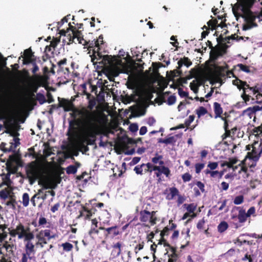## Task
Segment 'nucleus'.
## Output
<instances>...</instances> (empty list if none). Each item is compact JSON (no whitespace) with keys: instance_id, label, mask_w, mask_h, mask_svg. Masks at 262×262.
Listing matches in <instances>:
<instances>
[{"instance_id":"obj_63","label":"nucleus","mask_w":262,"mask_h":262,"mask_svg":"<svg viewBox=\"0 0 262 262\" xmlns=\"http://www.w3.org/2000/svg\"><path fill=\"white\" fill-rule=\"evenodd\" d=\"M103 38L101 36H99V38L95 42V45L97 47H98L100 44H102L103 42L102 40Z\"/></svg>"},{"instance_id":"obj_35","label":"nucleus","mask_w":262,"mask_h":262,"mask_svg":"<svg viewBox=\"0 0 262 262\" xmlns=\"http://www.w3.org/2000/svg\"><path fill=\"white\" fill-rule=\"evenodd\" d=\"M63 249L66 251H70L73 248V246L69 243H65L62 244Z\"/></svg>"},{"instance_id":"obj_59","label":"nucleus","mask_w":262,"mask_h":262,"mask_svg":"<svg viewBox=\"0 0 262 262\" xmlns=\"http://www.w3.org/2000/svg\"><path fill=\"white\" fill-rule=\"evenodd\" d=\"M221 187L223 190H227L229 188V184L225 182H223L221 183Z\"/></svg>"},{"instance_id":"obj_30","label":"nucleus","mask_w":262,"mask_h":262,"mask_svg":"<svg viewBox=\"0 0 262 262\" xmlns=\"http://www.w3.org/2000/svg\"><path fill=\"white\" fill-rule=\"evenodd\" d=\"M207 113V110L203 106L200 107L196 110V114L199 118L204 116Z\"/></svg>"},{"instance_id":"obj_43","label":"nucleus","mask_w":262,"mask_h":262,"mask_svg":"<svg viewBox=\"0 0 262 262\" xmlns=\"http://www.w3.org/2000/svg\"><path fill=\"white\" fill-rule=\"evenodd\" d=\"M32 55V54L31 50L27 49V50H25L24 55H25V58L27 60H30L31 59Z\"/></svg>"},{"instance_id":"obj_52","label":"nucleus","mask_w":262,"mask_h":262,"mask_svg":"<svg viewBox=\"0 0 262 262\" xmlns=\"http://www.w3.org/2000/svg\"><path fill=\"white\" fill-rule=\"evenodd\" d=\"M155 122L156 120L152 117L149 118L147 120V124H148L149 126L154 125Z\"/></svg>"},{"instance_id":"obj_47","label":"nucleus","mask_w":262,"mask_h":262,"mask_svg":"<svg viewBox=\"0 0 262 262\" xmlns=\"http://www.w3.org/2000/svg\"><path fill=\"white\" fill-rule=\"evenodd\" d=\"M96 227H93V226L91 227V228L89 232V234L91 236H93V235L95 234H98L99 231L97 229H96Z\"/></svg>"},{"instance_id":"obj_41","label":"nucleus","mask_w":262,"mask_h":262,"mask_svg":"<svg viewBox=\"0 0 262 262\" xmlns=\"http://www.w3.org/2000/svg\"><path fill=\"white\" fill-rule=\"evenodd\" d=\"M218 163L217 162H209L207 167L209 168L211 170L213 171V170L215 169L218 167Z\"/></svg>"},{"instance_id":"obj_21","label":"nucleus","mask_w":262,"mask_h":262,"mask_svg":"<svg viewBox=\"0 0 262 262\" xmlns=\"http://www.w3.org/2000/svg\"><path fill=\"white\" fill-rule=\"evenodd\" d=\"M105 231L107 232V234H110L112 236H115L119 234V231L117 226H114L105 229Z\"/></svg>"},{"instance_id":"obj_33","label":"nucleus","mask_w":262,"mask_h":262,"mask_svg":"<svg viewBox=\"0 0 262 262\" xmlns=\"http://www.w3.org/2000/svg\"><path fill=\"white\" fill-rule=\"evenodd\" d=\"M244 202V196L242 195L236 196L234 200L233 203L235 205H240Z\"/></svg>"},{"instance_id":"obj_16","label":"nucleus","mask_w":262,"mask_h":262,"mask_svg":"<svg viewBox=\"0 0 262 262\" xmlns=\"http://www.w3.org/2000/svg\"><path fill=\"white\" fill-rule=\"evenodd\" d=\"M0 197L1 199L6 200L9 199L11 201L12 200V192L10 188H7L0 191Z\"/></svg>"},{"instance_id":"obj_4","label":"nucleus","mask_w":262,"mask_h":262,"mask_svg":"<svg viewBox=\"0 0 262 262\" xmlns=\"http://www.w3.org/2000/svg\"><path fill=\"white\" fill-rule=\"evenodd\" d=\"M107 63L109 64V73L113 77H116L120 73L123 72L124 67L121 59L115 57L107 56L106 57Z\"/></svg>"},{"instance_id":"obj_15","label":"nucleus","mask_w":262,"mask_h":262,"mask_svg":"<svg viewBox=\"0 0 262 262\" xmlns=\"http://www.w3.org/2000/svg\"><path fill=\"white\" fill-rule=\"evenodd\" d=\"M31 240L25 241V253L24 254L32 256L33 257L35 253L34 245L31 242Z\"/></svg>"},{"instance_id":"obj_56","label":"nucleus","mask_w":262,"mask_h":262,"mask_svg":"<svg viewBox=\"0 0 262 262\" xmlns=\"http://www.w3.org/2000/svg\"><path fill=\"white\" fill-rule=\"evenodd\" d=\"M47 223V220L45 217H40L38 221L39 225L43 226Z\"/></svg>"},{"instance_id":"obj_28","label":"nucleus","mask_w":262,"mask_h":262,"mask_svg":"<svg viewBox=\"0 0 262 262\" xmlns=\"http://www.w3.org/2000/svg\"><path fill=\"white\" fill-rule=\"evenodd\" d=\"M152 162L154 164H158L160 165H163L164 164V162L162 160V157L158 155H157L156 157L152 159Z\"/></svg>"},{"instance_id":"obj_61","label":"nucleus","mask_w":262,"mask_h":262,"mask_svg":"<svg viewBox=\"0 0 262 262\" xmlns=\"http://www.w3.org/2000/svg\"><path fill=\"white\" fill-rule=\"evenodd\" d=\"M140 160V157H134L133 158L132 160V164H136L137 163H138Z\"/></svg>"},{"instance_id":"obj_18","label":"nucleus","mask_w":262,"mask_h":262,"mask_svg":"<svg viewBox=\"0 0 262 262\" xmlns=\"http://www.w3.org/2000/svg\"><path fill=\"white\" fill-rule=\"evenodd\" d=\"M19 139L16 137H14L13 142L10 143L11 145L9 148H5L4 150L6 151H12L14 152L16 147L19 144Z\"/></svg>"},{"instance_id":"obj_1","label":"nucleus","mask_w":262,"mask_h":262,"mask_svg":"<svg viewBox=\"0 0 262 262\" xmlns=\"http://www.w3.org/2000/svg\"><path fill=\"white\" fill-rule=\"evenodd\" d=\"M74 100V98L71 100L62 98L59 100V104L64 111L72 112L71 115L75 119V124L79 134L76 144L80 147L84 146L90 138L94 137L95 134L94 122L96 120V117L94 113L84 107L81 109L75 108Z\"/></svg>"},{"instance_id":"obj_48","label":"nucleus","mask_w":262,"mask_h":262,"mask_svg":"<svg viewBox=\"0 0 262 262\" xmlns=\"http://www.w3.org/2000/svg\"><path fill=\"white\" fill-rule=\"evenodd\" d=\"M129 129L132 132H136L138 130V126L136 123L131 124L129 126Z\"/></svg>"},{"instance_id":"obj_31","label":"nucleus","mask_w":262,"mask_h":262,"mask_svg":"<svg viewBox=\"0 0 262 262\" xmlns=\"http://www.w3.org/2000/svg\"><path fill=\"white\" fill-rule=\"evenodd\" d=\"M23 204L25 207H27L29 203V196L27 193H25L23 195Z\"/></svg>"},{"instance_id":"obj_54","label":"nucleus","mask_w":262,"mask_h":262,"mask_svg":"<svg viewBox=\"0 0 262 262\" xmlns=\"http://www.w3.org/2000/svg\"><path fill=\"white\" fill-rule=\"evenodd\" d=\"M48 193L47 191H43V192L40 195H38V199H41L43 200H45L47 199Z\"/></svg>"},{"instance_id":"obj_34","label":"nucleus","mask_w":262,"mask_h":262,"mask_svg":"<svg viewBox=\"0 0 262 262\" xmlns=\"http://www.w3.org/2000/svg\"><path fill=\"white\" fill-rule=\"evenodd\" d=\"M223 176V172H220L217 170H213L211 172L210 177L221 178Z\"/></svg>"},{"instance_id":"obj_32","label":"nucleus","mask_w":262,"mask_h":262,"mask_svg":"<svg viewBox=\"0 0 262 262\" xmlns=\"http://www.w3.org/2000/svg\"><path fill=\"white\" fill-rule=\"evenodd\" d=\"M77 168L74 165H70L67 168V173L68 174H74L77 172Z\"/></svg>"},{"instance_id":"obj_29","label":"nucleus","mask_w":262,"mask_h":262,"mask_svg":"<svg viewBox=\"0 0 262 262\" xmlns=\"http://www.w3.org/2000/svg\"><path fill=\"white\" fill-rule=\"evenodd\" d=\"M228 224L226 222H222L217 227L218 231L220 232H223L228 228Z\"/></svg>"},{"instance_id":"obj_14","label":"nucleus","mask_w":262,"mask_h":262,"mask_svg":"<svg viewBox=\"0 0 262 262\" xmlns=\"http://www.w3.org/2000/svg\"><path fill=\"white\" fill-rule=\"evenodd\" d=\"M6 130L5 133L9 134L13 137H16L19 135L18 133V126L13 123H9L6 125Z\"/></svg>"},{"instance_id":"obj_9","label":"nucleus","mask_w":262,"mask_h":262,"mask_svg":"<svg viewBox=\"0 0 262 262\" xmlns=\"http://www.w3.org/2000/svg\"><path fill=\"white\" fill-rule=\"evenodd\" d=\"M27 175L30 181H34L41 177V169L37 166L31 165L27 169Z\"/></svg>"},{"instance_id":"obj_40","label":"nucleus","mask_w":262,"mask_h":262,"mask_svg":"<svg viewBox=\"0 0 262 262\" xmlns=\"http://www.w3.org/2000/svg\"><path fill=\"white\" fill-rule=\"evenodd\" d=\"M237 67L239 68V69L245 72L246 73H249L250 72V70L249 69V67L247 66L244 65L242 63L238 64Z\"/></svg>"},{"instance_id":"obj_37","label":"nucleus","mask_w":262,"mask_h":262,"mask_svg":"<svg viewBox=\"0 0 262 262\" xmlns=\"http://www.w3.org/2000/svg\"><path fill=\"white\" fill-rule=\"evenodd\" d=\"M246 215H247L248 217H250L251 216H256L255 214V208L254 207H250L247 212H246Z\"/></svg>"},{"instance_id":"obj_22","label":"nucleus","mask_w":262,"mask_h":262,"mask_svg":"<svg viewBox=\"0 0 262 262\" xmlns=\"http://www.w3.org/2000/svg\"><path fill=\"white\" fill-rule=\"evenodd\" d=\"M153 170L154 171H156L157 170H159L161 171L162 174V173L164 174L166 177H168L170 173L169 169L167 167H165L162 165L158 166V167H154L153 168Z\"/></svg>"},{"instance_id":"obj_58","label":"nucleus","mask_w":262,"mask_h":262,"mask_svg":"<svg viewBox=\"0 0 262 262\" xmlns=\"http://www.w3.org/2000/svg\"><path fill=\"white\" fill-rule=\"evenodd\" d=\"M60 206L59 203H57L55 204L53 207H52L51 210L52 212H55L58 210L59 207Z\"/></svg>"},{"instance_id":"obj_12","label":"nucleus","mask_w":262,"mask_h":262,"mask_svg":"<svg viewBox=\"0 0 262 262\" xmlns=\"http://www.w3.org/2000/svg\"><path fill=\"white\" fill-rule=\"evenodd\" d=\"M38 184L42 186V188L38 190V194H41L46 189L55 188L56 187L54 182L48 179H40Z\"/></svg>"},{"instance_id":"obj_42","label":"nucleus","mask_w":262,"mask_h":262,"mask_svg":"<svg viewBox=\"0 0 262 262\" xmlns=\"http://www.w3.org/2000/svg\"><path fill=\"white\" fill-rule=\"evenodd\" d=\"M121 246H122L121 243H120V242H118L113 245V248L114 249H116V250L119 249V251H117V254H120V253L121 252Z\"/></svg>"},{"instance_id":"obj_45","label":"nucleus","mask_w":262,"mask_h":262,"mask_svg":"<svg viewBox=\"0 0 262 262\" xmlns=\"http://www.w3.org/2000/svg\"><path fill=\"white\" fill-rule=\"evenodd\" d=\"M32 258V256H30L25 254H23V257L21 259V262H29Z\"/></svg>"},{"instance_id":"obj_10","label":"nucleus","mask_w":262,"mask_h":262,"mask_svg":"<svg viewBox=\"0 0 262 262\" xmlns=\"http://www.w3.org/2000/svg\"><path fill=\"white\" fill-rule=\"evenodd\" d=\"M262 110V105H254L247 108L243 112V115L245 117H249L250 119H255L256 113Z\"/></svg>"},{"instance_id":"obj_46","label":"nucleus","mask_w":262,"mask_h":262,"mask_svg":"<svg viewBox=\"0 0 262 262\" xmlns=\"http://www.w3.org/2000/svg\"><path fill=\"white\" fill-rule=\"evenodd\" d=\"M182 179L184 182H188L191 179V176L189 173H185L182 175Z\"/></svg>"},{"instance_id":"obj_20","label":"nucleus","mask_w":262,"mask_h":262,"mask_svg":"<svg viewBox=\"0 0 262 262\" xmlns=\"http://www.w3.org/2000/svg\"><path fill=\"white\" fill-rule=\"evenodd\" d=\"M238 222L241 223H244L246 221L248 217L246 214V211L243 209H241L238 211L237 215Z\"/></svg>"},{"instance_id":"obj_39","label":"nucleus","mask_w":262,"mask_h":262,"mask_svg":"<svg viewBox=\"0 0 262 262\" xmlns=\"http://www.w3.org/2000/svg\"><path fill=\"white\" fill-rule=\"evenodd\" d=\"M144 165L146 166V167H145V172H152V171H154L153 170V168L154 167H158V166H155V165H153L151 163H148L146 164H144Z\"/></svg>"},{"instance_id":"obj_50","label":"nucleus","mask_w":262,"mask_h":262,"mask_svg":"<svg viewBox=\"0 0 262 262\" xmlns=\"http://www.w3.org/2000/svg\"><path fill=\"white\" fill-rule=\"evenodd\" d=\"M176 99L175 96H170L167 100V102L168 104L171 105L174 104L176 102Z\"/></svg>"},{"instance_id":"obj_57","label":"nucleus","mask_w":262,"mask_h":262,"mask_svg":"<svg viewBox=\"0 0 262 262\" xmlns=\"http://www.w3.org/2000/svg\"><path fill=\"white\" fill-rule=\"evenodd\" d=\"M196 185L202 192L204 191V185L203 183L200 181L197 182Z\"/></svg>"},{"instance_id":"obj_55","label":"nucleus","mask_w":262,"mask_h":262,"mask_svg":"<svg viewBox=\"0 0 262 262\" xmlns=\"http://www.w3.org/2000/svg\"><path fill=\"white\" fill-rule=\"evenodd\" d=\"M254 133H255V136H260V135L262 134V127H259L258 128H255Z\"/></svg>"},{"instance_id":"obj_6","label":"nucleus","mask_w":262,"mask_h":262,"mask_svg":"<svg viewBox=\"0 0 262 262\" xmlns=\"http://www.w3.org/2000/svg\"><path fill=\"white\" fill-rule=\"evenodd\" d=\"M60 34L64 36H67L70 42H78L79 43L84 45L86 41L81 36V33L77 30H70L68 29L67 31L62 30L60 31Z\"/></svg>"},{"instance_id":"obj_38","label":"nucleus","mask_w":262,"mask_h":262,"mask_svg":"<svg viewBox=\"0 0 262 262\" xmlns=\"http://www.w3.org/2000/svg\"><path fill=\"white\" fill-rule=\"evenodd\" d=\"M144 165L146 166V167H145V172H152V171H154L153 170V168L154 167H158V166H155V165H153L151 163H148L146 164H144Z\"/></svg>"},{"instance_id":"obj_7","label":"nucleus","mask_w":262,"mask_h":262,"mask_svg":"<svg viewBox=\"0 0 262 262\" xmlns=\"http://www.w3.org/2000/svg\"><path fill=\"white\" fill-rule=\"evenodd\" d=\"M55 237V235L52 234L50 230H42L40 231L36 236L37 239L36 246V247L43 248L44 245L47 244L48 241Z\"/></svg>"},{"instance_id":"obj_53","label":"nucleus","mask_w":262,"mask_h":262,"mask_svg":"<svg viewBox=\"0 0 262 262\" xmlns=\"http://www.w3.org/2000/svg\"><path fill=\"white\" fill-rule=\"evenodd\" d=\"M147 129L146 126H142L139 130V134L141 136L145 135L147 133Z\"/></svg>"},{"instance_id":"obj_60","label":"nucleus","mask_w":262,"mask_h":262,"mask_svg":"<svg viewBox=\"0 0 262 262\" xmlns=\"http://www.w3.org/2000/svg\"><path fill=\"white\" fill-rule=\"evenodd\" d=\"M136 86V83L134 81H130L127 83V87L129 89H134Z\"/></svg>"},{"instance_id":"obj_5","label":"nucleus","mask_w":262,"mask_h":262,"mask_svg":"<svg viewBox=\"0 0 262 262\" xmlns=\"http://www.w3.org/2000/svg\"><path fill=\"white\" fill-rule=\"evenodd\" d=\"M147 208L140 212V220L145 223L147 226H153L155 225L158 220L157 212L148 211Z\"/></svg>"},{"instance_id":"obj_19","label":"nucleus","mask_w":262,"mask_h":262,"mask_svg":"<svg viewBox=\"0 0 262 262\" xmlns=\"http://www.w3.org/2000/svg\"><path fill=\"white\" fill-rule=\"evenodd\" d=\"M92 215V213L90 210H88L85 207H83L82 209L80 211L79 217H83L84 219L87 220L90 219Z\"/></svg>"},{"instance_id":"obj_11","label":"nucleus","mask_w":262,"mask_h":262,"mask_svg":"<svg viewBox=\"0 0 262 262\" xmlns=\"http://www.w3.org/2000/svg\"><path fill=\"white\" fill-rule=\"evenodd\" d=\"M239 174V178L243 179L244 181L246 180L249 174L248 172V168L246 166L243 162H240L234 168V171L236 172Z\"/></svg>"},{"instance_id":"obj_2","label":"nucleus","mask_w":262,"mask_h":262,"mask_svg":"<svg viewBox=\"0 0 262 262\" xmlns=\"http://www.w3.org/2000/svg\"><path fill=\"white\" fill-rule=\"evenodd\" d=\"M8 230L11 237H17L18 239H23L24 241L32 240L34 237L30 229L20 223L16 225L15 227L9 228Z\"/></svg>"},{"instance_id":"obj_64","label":"nucleus","mask_w":262,"mask_h":262,"mask_svg":"<svg viewBox=\"0 0 262 262\" xmlns=\"http://www.w3.org/2000/svg\"><path fill=\"white\" fill-rule=\"evenodd\" d=\"M168 262H177V256L175 254L172 255L171 257L169 258Z\"/></svg>"},{"instance_id":"obj_49","label":"nucleus","mask_w":262,"mask_h":262,"mask_svg":"<svg viewBox=\"0 0 262 262\" xmlns=\"http://www.w3.org/2000/svg\"><path fill=\"white\" fill-rule=\"evenodd\" d=\"M143 247H144L143 242H142L141 243L138 244L135 248V253H137L139 251L142 250L143 248Z\"/></svg>"},{"instance_id":"obj_36","label":"nucleus","mask_w":262,"mask_h":262,"mask_svg":"<svg viewBox=\"0 0 262 262\" xmlns=\"http://www.w3.org/2000/svg\"><path fill=\"white\" fill-rule=\"evenodd\" d=\"M205 164L196 163L195 165V171L196 173H199L204 168Z\"/></svg>"},{"instance_id":"obj_8","label":"nucleus","mask_w":262,"mask_h":262,"mask_svg":"<svg viewBox=\"0 0 262 262\" xmlns=\"http://www.w3.org/2000/svg\"><path fill=\"white\" fill-rule=\"evenodd\" d=\"M247 150H251V152H248L247 155L245 159V162L246 163L248 159L249 160H252L253 162H255L257 161L259 158V157L262 155V151L261 150L260 147L258 148H257L254 145H248L246 147Z\"/></svg>"},{"instance_id":"obj_23","label":"nucleus","mask_w":262,"mask_h":262,"mask_svg":"<svg viewBox=\"0 0 262 262\" xmlns=\"http://www.w3.org/2000/svg\"><path fill=\"white\" fill-rule=\"evenodd\" d=\"M237 162V160L236 159H230L229 161H226L224 163L222 164V166H227L228 167L232 168L234 171V168L236 166H234Z\"/></svg>"},{"instance_id":"obj_62","label":"nucleus","mask_w":262,"mask_h":262,"mask_svg":"<svg viewBox=\"0 0 262 262\" xmlns=\"http://www.w3.org/2000/svg\"><path fill=\"white\" fill-rule=\"evenodd\" d=\"M196 259L195 256H188L186 262H195V259ZM201 262V261H199Z\"/></svg>"},{"instance_id":"obj_51","label":"nucleus","mask_w":262,"mask_h":262,"mask_svg":"<svg viewBox=\"0 0 262 262\" xmlns=\"http://www.w3.org/2000/svg\"><path fill=\"white\" fill-rule=\"evenodd\" d=\"M69 16H70V15H68V16L64 17L63 19H62V20H61L60 22L58 23L57 27L58 28H60L64 23L68 22V17Z\"/></svg>"},{"instance_id":"obj_17","label":"nucleus","mask_w":262,"mask_h":262,"mask_svg":"<svg viewBox=\"0 0 262 262\" xmlns=\"http://www.w3.org/2000/svg\"><path fill=\"white\" fill-rule=\"evenodd\" d=\"M184 206L186 207L187 211L191 214V218H194L196 216V213L194 212L197 207L196 204L192 203L190 204H184Z\"/></svg>"},{"instance_id":"obj_26","label":"nucleus","mask_w":262,"mask_h":262,"mask_svg":"<svg viewBox=\"0 0 262 262\" xmlns=\"http://www.w3.org/2000/svg\"><path fill=\"white\" fill-rule=\"evenodd\" d=\"M11 181L9 178V175H6L3 178V182L0 184V187H2L4 185L7 186V188H9L11 186Z\"/></svg>"},{"instance_id":"obj_3","label":"nucleus","mask_w":262,"mask_h":262,"mask_svg":"<svg viewBox=\"0 0 262 262\" xmlns=\"http://www.w3.org/2000/svg\"><path fill=\"white\" fill-rule=\"evenodd\" d=\"M232 82L234 85L237 86L238 89L240 90L243 89V93L241 95V97L246 104H249L248 102L250 101L251 97L249 95L246 94L247 89H249L250 90L252 91L254 94L257 93L256 96V99H258V96H262V95L260 94V91L259 88L257 86L255 87H250L246 82H244L238 79L233 80Z\"/></svg>"},{"instance_id":"obj_27","label":"nucleus","mask_w":262,"mask_h":262,"mask_svg":"<svg viewBox=\"0 0 262 262\" xmlns=\"http://www.w3.org/2000/svg\"><path fill=\"white\" fill-rule=\"evenodd\" d=\"M191 64V62L188 58H184L183 59H181L178 61V64L180 67H181L182 65H185L187 67H188Z\"/></svg>"},{"instance_id":"obj_13","label":"nucleus","mask_w":262,"mask_h":262,"mask_svg":"<svg viewBox=\"0 0 262 262\" xmlns=\"http://www.w3.org/2000/svg\"><path fill=\"white\" fill-rule=\"evenodd\" d=\"M213 108L214 112L215 113V118H217L218 117H220L221 119L224 121V128L226 131H227L228 129V123L226 119H225L224 117H221V115L223 113L222 108L221 106V105L217 102H214L213 104Z\"/></svg>"},{"instance_id":"obj_44","label":"nucleus","mask_w":262,"mask_h":262,"mask_svg":"<svg viewBox=\"0 0 262 262\" xmlns=\"http://www.w3.org/2000/svg\"><path fill=\"white\" fill-rule=\"evenodd\" d=\"M178 194V190L174 187L171 188L170 189V195L171 199H172L174 196H176Z\"/></svg>"},{"instance_id":"obj_24","label":"nucleus","mask_w":262,"mask_h":262,"mask_svg":"<svg viewBox=\"0 0 262 262\" xmlns=\"http://www.w3.org/2000/svg\"><path fill=\"white\" fill-rule=\"evenodd\" d=\"M200 83L197 80H194L190 83V87L192 91L195 93H197Z\"/></svg>"},{"instance_id":"obj_25","label":"nucleus","mask_w":262,"mask_h":262,"mask_svg":"<svg viewBox=\"0 0 262 262\" xmlns=\"http://www.w3.org/2000/svg\"><path fill=\"white\" fill-rule=\"evenodd\" d=\"M145 167L146 166L144 165V164L137 165L134 168V171L137 174L142 175L144 172H145Z\"/></svg>"}]
</instances>
